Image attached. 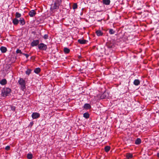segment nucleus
Instances as JSON below:
<instances>
[{"label": "nucleus", "instance_id": "1", "mask_svg": "<svg viewBox=\"0 0 159 159\" xmlns=\"http://www.w3.org/2000/svg\"><path fill=\"white\" fill-rule=\"evenodd\" d=\"M11 91V89L8 88H5L2 90V95L3 96H7Z\"/></svg>", "mask_w": 159, "mask_h": 159}, {"label": "nucleus", "instance_id": "2", "mask_svg": "<svg viewBox=\"0 0 159 159\" xmlns=\"http://www.w3.org/2000/svg\"><path fill=\"white\" fill-rule=\"evenodd\" d=\"M18 83L21 86V89L23 90L25 88V81L23 79L20 78Z\"/></svg>", "mask_w": 159, "mask_h": 159}, {"label": "nucleus", "instance_id": "3", "mask_svg": "<svg viewBox=\"0 0 159 159\" xmlns=\"http://www.w3.org/2000/svg\"><path fill=\"white\" fill-rule=\"evenodd\" d=\"M38 48L39 50H46L47 49V45L42 43L38 45Z\"/></svg>", "mask_w": 159, "mask_h": 159}, {"label": "nucleus", "instance_id": "4", "mask_svg": "<svg viewBox=\"0 0 159 159\" xmlns=\"http://www.w3.org/2000/svg\"><path fill=\"white\" fill-rule=\"evenodd\" d=\"M31 116L33 119H37L40 116V114L37 112H34L32 114Z\"/></svg>", "mask_w": 159, "mask_h": 159}, {"label": "nucleus", "instance_id": "5", "mask_svg": "<svg viewBox=\"0 0 159 159\" xmlns=\"http://www.w3.org/2000/svg\"><path fill=\"white\" fill-rule=\"evenodd\" d=\"M59 6V4L55 2L54 4H52L51 8L52 9H58Z\"/></svg>", "mask_w": 159, "mask_h": 159}, {"label": "nucleus", "instance_id": "6", "mask_svg": "<svg viewBox=\"0 0 159 159\" xmlns=\"http://www.w3.org/2000/svg\"><path fill=\"white\" fill-rule=\"evenodd\" d=\"M39 42L38 40H34L31 43V45L32 47L36 46L39 44Z\"/></svg>", "mask_w": 159, "mask_h": 159}, {"label": "nucleus", "instance_id": "7", "mask_svg": "<svg viewBox=\"0 0 159 159\" xmlns=\"http://www.w3.org/2000/svg\"><path fill=\"white\" fill-rule=\"evenodd\" d=\"M36 14V12L34 10H32L30 11L29 13V15L31 17H33Z\"/></svg>", "mask_w": 159, "mask_h": 159}, {"label": "nucleus", "instance_id": "8", "mask_svg": "<svg viewBox=\"0 0 159 159\" xmlns=\"http://www.w3.org/2000/svg\"><path fill=\"white\" fill-rule=\"evenodd\" d=\"M78 42L80 44H84L86 43L87 41L83 39H79L78 40Z\"/></svg>", "mask_w": 159, "mask_h": 159}, {"label": "nucleus", "instance_id": "9", "mask_svg": "<svg viewBox=\"0 0 159 159\" xmlns=\"http://www.w3.org/2000/svg\"><path fill=\"white\" fill-rule=\"evenodd\" d=\"M19 21L21 25H23L25 24V22L23 18H20Z\"/></svg>", "mask_w": 159, "mask_h": 159}, {"label": "nucleus", "instance_id": "10", "mask_svg": "<svg viewBox=\"0 0 159 159\" xmlns=\"http://www.w3.org/2000/svg\"><path fill=\"white\" fill-rule=\"evenodd\" d=\"M97 35L98 36H102L103 34L102 32L100 30H98L96 32Z\"/></svg>", "mask_w": 159, "mask_h": 159}, {"label": "nucleus", "instance_id": "11", "mask_svg": "<svg viewBox=\"0 0 159 159\" xmlns=\"http://www.w3.org/2000/svg\"><path fill=\"white\" fill-rule=\"evenodd\" d=\"M84 107L86 109H89L91 108V106L89 104L85 103L84 105Z\"/></svg>", "mask_w": 159, "mask_h": 159}, {"label": "nucleus", "instance_id": "12", "mask_svg": "<svg viewBox=\"0 0 159 159\" xmlns=\"http://www.w3.org/2000/svg\"><path fill=\"white\" fill-rule=\"evenodd\" d=\"M19 21L16 18H14L12 20V22L14 25H17Z\"/></svg>", "mask_w": 159, "mask_h": 159}, {"label": "nucleus", "instance_id": "13", "mask_svg": "<svg viewBox=\"0 0 159 159\" xmlns=\"http://www.w3.org/2000/svg\"><path fill=\"white\" fill-rule=\"evenodd\" d=\"M0 50L2 52L5 53L6 52L7 49L6 47L2 46L0 48Z\"/></svg>", "mask_w": 159, "mask_h": 159}, {"label": "nucleus", "instance_id": "14", "mask_svg": "<svg viewBox=\"0 0 159 159\" xmlns=\"http://www.w3.org/2000/svg\"><path fill=\"white\" fill-rule=\"evenodd\" d=\"M103 2L104 4L108 5L110 2V0H103Z\"/></svg>", "mask_w": 159, "mask_h": 159}, {"label": "nucleus", "instance_id": "15", "mask_svg": "<svg viewBox=\"0 0 159 159\" xmlns=\"http://www.w3.org/2000/svg\"><path fill=\"white\" fill-rule=\"evenodd\" d=\"M7 80L5 79H3L0 81V84L2 85H4L6 84Z\"/></svg>", "mask_w": 159, "mask_h": 159}, {"label": "nucleus", "instance_id": "16", "mask_svg": "<svg viewBox=\"0 0 159 159\" xmlns=\"http://www.w3.org/2000/svg\"><path fill=\"white\" fill-rule=\"evenodd\" d=\"M140 84V81L138 80H135L134 81V84L136 86L139 85Z\"/></svg>", "mask_w": 159, "mask_h": 159}, {"label": "nucleus", "instance_id": "17", "mask_svg": "<svg viewBox=\"0 0 159 159\" xmlns=\"http://www.w3.org/2000/svg\"><path fill=\"white\" fill-rule=\"evenodd\" d=\"M40 68H37L34 69V71L35 73L38 74L40 71Z\"/></svg>", "mask_w": 159, "mask_h": 159}, {"label": "nucleus", "instance_id": "18", "mask_svg": "<svg viewBox=\"0 0 159 159\" xmlns=\"http://www.w3.org/2000/svg\"><path fill=\"white\" fill-rule=\"evenodd\" d=\"M141 143V140L139 138H138L135 141V143L136 144H139Z\"/></svg>", "mask_w": 159, "mask_h": 159}, {"label": "nucleus", "instance_id": "19", "mask_svg": "<svg viewBox=\"0 0 159 159\" xmlns=\"http://www.w3.org/2000/svg\"><path fill=\"white\" fill-rule=\"evenodd\" d=\"M126 157L128 159L131 158L133 157V155L132 154L129 153H127L126 155Z\"/></svg>", "mask_w": 159, "mask_h": 159}, {"label": "nucleus", "instance_id": "20", "mask_svg": "<svg viewBox=\"0 0 159 159\" xmlns=\"http://www.w3.org/2000/svg\"><path fill=\"white\" fill-rule=\"evenodd\" d=\"M64 51L65 53H68L70 52V50L67 48H64Z\"/></svg>", "mask_w": 159, "mask_h": 159}, {"label": "nucleus", "instance_id": "21", "mask_svg": "<svg viewBox=\"0 0 159 159\" xmlns=\"http://www.w3.org/2000/svg\"><path fill=\"white\" fill-rule=\"evenodd\" d=\"M31 71L32 70L31 69H28L26 71L25 73L26 74L29 75L30 74Z\"/></svg>", "mask_w": 159, "mask_h": 159}, {"label": "nucleus", "instance_id": "22", "mask_svg": "<svg viewBox=\"0 0 159 159\" xmlns=\"http://www.w3.org/2000/svg\"><path fill=\"white\" fill-rule=\"evenodd\" d=\"M110 147H109V146H107L105 147V150L106 152H107L110 150Z\"/></svg>", "mask_w": 159, "mask_h": 159}, {"label": "nucleus", "instance_id": "23", "mask_svg": "<svg viewBox=\"0 0 159 159\" xmlns=\"http://www.w3.org/2000/svg\"><path fill=\"white\" fill-rule=\"evenodd\" d=\"M33 155L31 153H29L27 155V158L28 159H31L32 158Z\"/></svg>", "mask_w": 159, "mask_h": 159}, {"label": "nucleus", "instance_id": "24", "mask_svg": "<svg viewBox=\"0 0 159 159\" xmlns=\"http://www.w3.org/2000/svg\"><path fill=\"white\" fill-rule=\"evenodd\" d=\"M83 116L85 118H88L89 117V114L88 113H85L83 115Z\"/></svg>", "mask_w": 159, "mask_h": 159}, {"label": "nucleus", "instance_id": "25", "mask_svg": "<svg viewBox=\"0 0 159 159\" xmlns=\"http://www.w3.org/2000/svg\"><path fill=\"white\" fill-rule=\"evenodd\" d=\"M21 16V15L20 13L18 12H16V18H19Z\"/></svg>", "mask_w": 159, "mask_h": 159}, {"label": "nucleus", "instance_id": "26", "mask_svg": "<svg viewBox=\"0 0 159 159\" xmlns=\"http://www.w3.org/2000/svg\"><path fill=\"white\" fill-rule=\"evenodd\" d=\"M77 7V5L76 3H75L74 4L73 6V9L75 10L76 9Z\"/></svg>", "mask_w": 159, "mask_h": 159}, {"label": "nucleus", "instance_id": "27", "mask_svg": "<svg viewBox=\"0 0 159 159\" xmlns=\"http://www.w3.org/2000/svg\"><path fill=\"white\" fill-rule=\"evenodd\" d=\"M61 0H56L55 2L59 4L60 6L61 3Z\"/></svg>", "mask_w": 159, "mask_h": 159}, {"label": "nucleus", "instance_id": "28", "mask_svg": "<svg viewBox=\"0 0 159 159\" xmlns=\"http://www.w3.org/2000/svg\"><path fill=\"white\" fill-rule=\"evenodd\" d=\"M109 33L110 34H113L115 33V31L111 29L109 30Z\"/></svg>", "mask_w": 159, "mask_h": 159}, {"label": "nucleus", "instance_id": "29", "mask_svg": "<svg viewBox=\"0 0 159 159\" xmlns=\"http://www.w3.org/2000/svg\"><path fill=\"white\" fill-rule=\"evenodd\" d=\"M106 93H103L102 95L101 96V97L102 98H106Z\"/></svg>", "mask_w": 159, "mask_h": 159}, {"label": "nucleus", "instance_id": "30", "mask_svg": "<svg viewBox=\"0 0 159 159\" xmlns=\"http://www.w3.org/2000/svg\"><path fill=\"white\" fill-rule=\"evenodd\" d=\"M16 52L17 53H20V54H22L23 53H22L21 50L19 49H17L16 51Z\"/></svg>", "mask_w": 159, "mask_h": 159}, {"label": "nucleus", "instance_id": "31", "mask_svg": "<svg viewBox=\"0 0 159 159\" xmlns=\"http://www.w3.org/2000/svg\"><path fill=\"white\" fill-rule=\"evenodd\" d=\"M43 38L44 39H48V36L47 34H45L44 35Z\"/></svg>", "mask_w": 159, "mask_h": 159}, {"label": "nucleus", "instance_id": "32", "mask_svg": "<svg viewBox=\"0 0 159 159\" xmlns=\"http://www.w3.org/2000/svg\"><path fill=\"white\" fill-rule=\"evenodd\" d=\"M22 54L25 56L27 58H28V57H29V55L26 54H25V53H22Z\"/></svg>", "mask_w": 159, "mask_h": 159}, {"label": "nucleus", "instance_id": "33", "mask_svg": "<svg viewBox=\"0 0 159 159\" xmlns=\"http://www.w3.org/2000/svg\"><path fill=\"white\" fill-rule=\"evenodd\" d=\"M10 148V147L9 146H7L5 147V149L7 150H9Z\"/></svg>", "mask_w": 159, "mask_h": 159}, {"label": "nucleus", "instance_id": "34", "mask_svg": "<svg viewBox=\"0 0 159 159\" xmlns=\"http://www.w3.org/2000/svg\"><path fill=\"white\" fill-rule=\"evenodd\" d=\"M15 107H11V110H15Z\"/></svg>", "mask_w": 159, "mask_h": 159}, {"label": "nucleus", "instance_id": "35", "mask_svg": "<svg viewBox=\"0 0 159 159\" xmlns=\"http://www.w3.org/2000/svg\"><path fill=\"white\" fill-rule=\"evenodd\" d=\"M157 157H159V153H157Z\"/></svg>", "mask_w": 159, "mask_h": 159}, {"label": "nucleus", "instance_id": "36", "mask_svg": "<svg viewBox=\"0 0 159 159\" xmlns=\"http://www.w3.org/2000/svg\"><path fill=\"white\" fill-rule=\"evenodd\" d=\"M33 124V123H32V124H31V125H32Z\"/></svg>", "mask_w": 159, "mask_h": 159}, {"label": "nucleus", "instance_id": "37", "mask_svg": "<svg viewBox=\"0 0 159 159\" xmlns=\"http://www.w3.org/2000/svg\"><path fill=\"white\" fill-rule=\"evenodd\" d=\"M33 124V123H32V124H31V125H32Z\"/></svg>", "mask_w": 159, "mask_h": 159}]
</instances>
